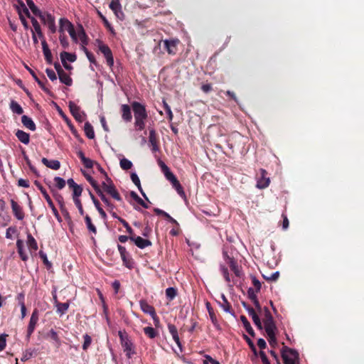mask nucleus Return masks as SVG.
I'll list each match as a JSON object with an SVG mask.
<instances>
[{"label": "nucleus", "instance_id": "f257e3e1", "mask_svg": "<svg viewBox=\"0 0 364 364\" xmlns=\"http://www.w3.org/2000/svg\"><path fill=\"white\" fill-rule=\"evenodd\" d=\"M271 315L269 309L267 306L262 307L257 299L256 295L252 291V319L255 326L259 329H262L261 319H263Z\"/></svg>", "mask_w": 364, "mask_h": 364}, {"label": "nucleus", "instance_id": "f03ea898", "mask_svg": "<svg viewBox=\"0 0 364 364\" xmlns=\"http://www.w3.org/2000/svg\"><path fill=\"white\" fill-rule=\"evenodd\" d=\"M132 107L135 119V127L137 130H143L145 127V120L148 117L146 108L144 105L136 101L132 103Z\"/></svg>", "mask_w": 364, "mask_h": 364}, {"label": "nucleus", "instance_id": "7ed1b4c3", "mask_svg": "<svg viewBox=\"0 0 364 364\" xmlns=\"http://www.w3.org/2000/svg\"><path fill=\"white\" fill-rule=\"evenodd\" d=\"M282 357L284 364H296L299 360V353L296 350L285 346L282 349Z\"/></svg>", "mask_w": 364, "mask_h": 364}, {"label": "nucleus", "instance_id": "20e7f679", "mask_svg": "<svg viewBox=\"0 0 364 364\" xmlns=\"http://www.w3.org/2000/svg\"><path fill=\"white\" fill-rule=\"evenodd\" d=\"M105 178L106 181H104L102 183L103 190L109 194L114 199L120 201L122 198L115 188V186H114L111 178L108 177L107 173H105Z\"/></svg>", "mask_w": 364, "mask_h": 364}, {"label": "nucleus", "instance_id": "39448f33", "mask_svg": "<svg viewBox=\"0 0 364 364\" xmlns=\"http://www.w3.org/2000/svg\"><path fill=\"white\" fill-rule=\"evenodd\" d=\"M34 183L37 186V188L40 190L41 193L43 194V196L44 198L46 199V200L47 201L49 207L51 208L52 212H53V215H55V218L58 220V222H61L62 221L61 218H60L57 209L55 208L50 197L48 194L46 190L42 186V185L38 181H36Z\"/></svg>", "mask_w": 364, "mask_h": 364}, {"label": "nucleus", "instance_id": "423d86ee", "mask_svg": "<svg viewBox=\"0 0 364 364\" xmlns=\"http://www.w3.org/2000/svg\"><path fill=\"white\" fill-rule=\"evenodd\" d=\"M119 336L124 351L126 353L127 358H130L132 355L134 354V351L132 348L133 344L128 337L124 336L121 331L119 332Z\"/></svg>", "mask_w": 364, "mask_h": 364}, {"label": "nucleus", "instance_id": "0eeeda50", "mask_svg": "<svg viewBox=\"0 0 364 364\" xmlns=\"http://www.w3.org/2000/svg\"><path fill=\"white\" fill-rule=\"evenodd\" d=\"M97 42L98 43L99 50L104 55L107 65L112 67L114 65V59L110 48L99 40H97Z\"/></svg>", "mask_w": 364, "mask_h": 364}, {"label": "nucleus", "instance_id": "6e6552de", "mask_svg": "<svg viewBox=\"0 0 364 364\" xmlns=\"http://www.w3.org/2000/svg\"><path fill=\"white\" fill-rule=\"evenodd\" d=\"M42 22L46 25L52 33L56 32V26L55 17L49 13H43L41 16H39Z\"/></svg>", "mask_w": 364, "mask_h": 364}, {"label": "nucleus", "instance_id": "1a4fd4ad", "mask_svg": "<svg viewBox=\"0 0 364 364\" xmlns=\"http://www.w3.org/2000/svg\"><path fill=\"white\" fill-rule=\"evenodd\" d=\"M262 320L264 321V326L267 336L270 339H274V331L276 329V326L272 314Z\"/></svg>", "mask_w": 364, "mask_h": 364}, {"label": "nucleus", "instance_id": "9d476101", "mask_svg": "<svg viewBox=\"0 0 364 364\" xmlns=\"http://www.w3.org/2000/svg\"><path fill=\"white\" fill-rule=\"evenodd\" d=\"M267 171L261 168L259 170V175L256 176L257 184L256 187L259 189H263L267 188L270 182L269 178L267 176Z\"/></svg>", "mask_w": 364, "mask_h": 364}, {"label": "nucleus", "instance_id": "9b49d317", "mask_svg": "<svg viewBox=\"0 0 364 364\" xmlns=\"http://www.w3.org/2000/svg\"><path fill=\"white\" fill-rule=\"evenodd\" d=\"M69 109L72 115L77 121L82 122L85 119V114L80 110V107L75 102L72 101L69 102Z\"/></svg>", "mask_w": 364, "mask_h": 364}, {"label": "nucleus", "instance_id": "f8f14e48", "mask_svg": "<svg viewBox=\"0 0 364 364\" xmlns=\"http://www.w3.org/2000/svg\"><path fill=\"white\" fill-rule=\"evenodd\" d=\"M38 321V311L35 309L31 316L30 321L28 326L26 338L28 340L33 333L36 326Z\"/></svg>", "mask_w": 364, "mask_h": 364}, {"label": "nucleus", "instance_id": "ddd939ff", "mask_svg": "<svg viewBox=\"0 0 364 364\" xmlns=\"http://www.w3.org/2000/svg\"><path fill=\"white\" fill-rule=\"evenodd\" d=\"M139 305L141 311L147 314H149L155 322H159V318L156 316L154 308L149 305L146 301L141 300L139 301Z\"/></svg>", "mask_w": 364, "mask_h": 364}, {"label": "nucleus", "instance_id": "4468645a", "mask_svg": "<svg viewBox=\"0 0 364 364\" xmlns=\"http://www.w3.org/2000/svg\"><path fill=\"white\" fill-rule=\"evenodd\" d=\"M117 248L119 252V254H120V256L123 261L124 264L129 269L132 268V262L131 261V259L129 258V254L127 252L126 248L121 245H118Z\"/></svg>", "mask_w": 364, "mask_h": 364}, {"label": "nucleus", "instance_id": "2eb2a0df", "mask_svg": "<svg viewBox=\"0 0 364 364\" xmlns=\"http://www.w3.org/2000/svg\"><path fill=\"white\" fill-rule=\"evenodd\" d=\"M129 240L133 241L134 244L140 249H144L151 245V242L149 240L143 239L140 236H129Z\"/></svg>", "mask_w": 364, "mask_h": 364}, {"label": "nucleus", "instance_id": "dca6fc26", "mask_svg": "<svg viewBox=\"0 0 364 364\" xmlns=\"http://www.w3.org/2000/svg\"><path fill=\"white\" fill-rule=\"evenodd\" d=\"M109 8L119 18L122 19L124 17V14L122 11V6L119 0H112L109 4Z\"/></svg>", "mask_w": 364, "mask_h": 364}, {"label": "nucleus", "instance_id": "f3484780", "mask_svg": "<svg viewBox=\"0 0 364 364\" xmlns=\"http://www.w3.org/2000/svg\"><path fill=\"white\" fill-rule=\"evenodd\" d=\"M11 205L15 217L19 220H23L24 218V213L21 207L13 199L11 200Z\"/></svg>", "mask_w": 364, "mask_h": 364}, {"label": "nucleus", "instance_id": "a211bd4d", "mask_svg": "<svg viewBox=\"0 0 364 364\" xmlns=\"http://www.w3.org/2000/svg\"><path fill=\"white\" fill-rule=\"evenodd\" d=\"M178 43V40H165L164 46L169 54H175L176 52V46Z\"/></svg>", "mask_w": 364, "mask_h": 364}, {"label": "nucleus", "instance_id": "6ab92c4d", "mask_svg": "<svg viewBox=\"0 0 364 364\" xmlns=\"http://www.w3.org/2000/svg\"><path fill=\"white\" fill-rule=\"evenodd\" d=\"M223 257L226 260L227 264L230 266L231 270L233 271L237 276H240L237 263L234 259L228 255L225 251H223Z\"/></svg>", "mask_w": 364, "mask_h": 364}, {"label": "nucleus", "instance_id": "aec40b11", "mask_svg": "<svg viewBox=\"0 0 364 364\" xmlns=\"http://www.w3.org/2000/svg\"><path fill=\"white\" fill-rule=\"evenodd\" d=\"M149 142L151 146V151L156 152L159 151L156 132L154 129H149Z\"/></svg>", "mask_w": 364, "mask_h": 364}, {"label": "nucleus", "instance_id": "412c9836", "mask_svg": "<svg viewBox=\"0 0 364 364\" xmlns=\"http://www.w3.org/2000/svg\"><path fill=\"white\" fill-rule=\"evenodd\" d=\"M21 122L25 127L30 129L31 131H35L36 129V124L33 119L26 115L22 116Z\"/></svg>", "mask_w": 364, "mask_h": 364}, {"label": "nucleus", "instance_id": "4be33fe9", "mask_svg": "<svg viewBox=\"0 0 364 364\" xmlns=\"http://www.w3.org/2000/svg\"><path fill=\"white\" fill-rule=\"evenodd\" d=\"M122 117L125 122H131L132 119L130 107L127 105H122L121 107Z\"/></svg>", "mask_w": 364, "mask_h": 364}, {"label": "nucleus", "instance_id": "5701e85b", "mask_svg": "<svg viewBox=\"0 0 364 364\" xmlns=\"http://www.w3.org/2000/svg\"><path fill=\"white\" fill-rule=\"evenodd\" d=\"M41 161L45 166L53 170H58L60 167V163L58 160H48L46 158H43Z\"/></svg>", "mask_w": 364, "mask_h": 364}, {"label": "nucleus", "instance_id": "b1692460", "mask_svg": "<svg viewBox=\"0 0 364 364\" xmlns=\"http://www.w3.org/2000/svg\"><path fill=\"white\" fill-rule=\"evenodd\" d=\"M42 48L43 55L45 56V59L48 63L51 64L52 63V54L50 50L48 48V46L45 39H43L41 42Z\"/></svg>", "mask_w": 364, "mask_h": 364}, {"label": "nucleus", "instance_id": "393cba45", "mask_svg": "<svg viewBox=\"0 0 364 364\" xmlns=\"http://www.w3.org/2000/svg\"><path fill=\"white\" fill-rule=\"evenodd\" d=\"M16 136L23 144H28L30 141L29 134L23 130L18 129L16 132Z\"/></svg>", "mask_w": 364, "mask_h": 364}, {"label": "nucleus", "instance_id": "a878e982", "mask_svg": "<svg viewBox=\"0 0 364 364\" xmlns=\"http://www.w3.org/2000/svg\"><path fill=\"white\" fill-rule=\"evenodd\" d=\"M131 179H132V182L136 186V187L138 188L139 191H140V193L143 196V197L146 200L149 201V199H148L146 195L145 194V193L144 192V191L141 188L139 178L135 172L131 173Z\"/></svg>", "mask_w": 364, "mask_h": 364}, {"label": "nucleus", "instance_id": "bb28decb", "mask_svg": "<svg viewBox=\"0 0 364 364\" xmlns=\"http://www.w3.org/2000/svg\"><path fill=\"white\" fill-rule=\"evenodd\" d=\"M16 247L18 250V253L19 254L21 259L23 261H26L28 259V256L26 253L25 252L24 248H23V242L21 240H18L16 241Z\"/></svg>", "mask_w": 364, "mask_h": 364}, {"label": "nucleus", "instance_id": "cd10ccee", "mask_svg": "<svg viewBox=\"0 0 364 364\" xmlns=\"http://www.w3.org/2000/svg\"><path fill=\"white\" fill-rule=\"evenodd\" d=\"M60 59L63 64H65L67 61L73 63L76 60V55L75 54L63 51L60 53Z\"/></svg>", "mask_w": 364, "mask_h": 364}, {"label": "nucleus", "instance_id": "c85d7f7f", "mask_svg": "<svg viewBox=\"0 0 364 364\" xmlns=\"http://www.w3.org/2000/svg\"><path fill=\"white\" fill-rule=\"evenodd\" d=\"M84 131H85V134L86 136L88 139H94V137H95L94 129L90 122H87L85 123Z\"/></svg>", "mask_w": 364, "mask_h": 364}, {"label": "nucleus", "instance_id": "c756f323", "mask_svg": "<svg viewBox=\"0 0 364 364\" xmlns=\"http://www.w3.org/2000/svg\"><path fill=\"white\" fill-rule=\"evenodd\" d=\"M58 77L60 81L62 83L68 86H70L72 85L73 80L71 77L65 71H63L62 73H59Z\"/></svg>", "mask_w": 364, "mask_h": 364}, {"label": "nucleus", "instance_id": "7c9ffc66", "mask_svg": "<svg viewBox=\"0 0 364 364\" xmlns=\"http://www.w3.org/2000/svg\"><path fill=\"white\" fill-rule=\"evenodd\" d=\"M60 28L59 31L63 33L64 31H67L73 23L67 18H61L59 21Z\"/></svg>", "mask_w": 364, "mask_h": 364}, {"label": "nucleus", "instance_id": "2f4dec72", "mask_svg": "<svg viewBox=\"0 0 364 364\" xmlns=\"http://www.w3.org/2000/svg\"><path fill=\"white\" fill-rule=\"evenodd\" d=\"M28 6L31 10V11L33 13L34 15L37 16H41V14L43 12L36 6L34 2L32 0H26Z\"/></svg>", "mask_w": 364, "mask_h": 364}, {"label": "nucleus", "instance_id": "473e14b6", "mask_svg": "<svg viewBox=\"0 0 364 364\" xmlns=\"http://www.w3.org/2000/svg\"><path fill=\"white\" fill-rule=\"evenodd\" d=\"M26 68L28 70L30 74L32 75L33 79L36 80V82L38 84V85L46 92H48V89L45 87L44 83L38 77L35 72L28 68V66H26Z\"/></svg>", "mask_w": 364, "mask_h": 364}, {"label": "nucleus", "instance_id": "72a5a7b5", "mask_svg": "<svg viewBox=\"0 0 364 364\" xmlns=\"http://www.w3.org/2000/svg\"><path fill=\"white\" fill-rule=\"evenodd\" d=\"M57 308V312L60 314V315H63L66 313L69 308V303L65 302V303H60L58 301H56V306Z\"/></svg>", "mask_w": 364, "mask_h": 364}, {"label": "nucleus", "instance_id": "f704fd0d", "mask_svg": "<svg viewBox=\"0 0 364 364\" xmlns=\"http://www.w3.org/2000/svg\"><path fill=\"white\" fill-rule=\"evenodd\" d=\"M27 245L31 250L36 251L38 250V245L35 238L29 233L27 235Z\"/></svg>", "mask_w": 364, "mask_h": 364}, {"label": "nucleus", "instance_id": "c9c22d12", "mask_svg": "<svg viewBox=\"0 0 364 364\" xmlns=\"http://www.w3.org/2000/svg\"><path fill=\"white\" fill-rule=\"evenodd\" d=\"M10 109L14 113H16L17 114H21L23 112V110L21 105L14 100H11L10 103Z\"/></svg>", "mask_w": 364, "mask_h": 364}, {"label": "nucleus", "instance_id": "e433bc0d", "mask_svg": "<svg viewBox=\"0 0 364 364\" xmlns=\"http://www.w3.org/2000/svg\"><path fill=\"white\" fill-rule=\"evenodd\" d=\"M119 165L123 170H129L133 166L132 162L126 158L120 159Z\"/></svg>", "mask_w": 364, "mask_h": 364}, {"label": "nucleus", "instance_id": "4c0bfd02", "mask_svg": "<svg viewBox=\"0 0 364 364\" xmlns=\"http://www.w3.org/2000/svg\"><path fill=\"white\" fill-rule=\"evenodd\" d=\"M131 197L139 204H140L143 208H148L149 205L146 203L134 191H132L130 193Z\"/></svg>", "mask_w": 364, "mask_h": 364}, {"label": "nucleus", "instance_id": "58836bf2", "mask_svg": "<svg viewBox=\"0 0 364 364\" xmlns=\"http://www.w3.org/2000/svg\"><path fill=\"white\" fill-rule=\"evenodd\" d=\"M177 294V290L174 287H168L166 289V296L169 301H172Z\"/></svg>", "mask_w": 364, "mask_h": 364}, {"label": "nucleus", "instance_id": "ea45409f", "mask_svg": "<svg viewBox=\"0 0 364 364\" xmlns=\"http://www.w3.org/2000/svg\"><path fill=\"white\" fill-rule=\"evenodd\" d=\"M144 333L150 338H154L157 336V331L151 326H146L144 328Z\"/></svg>", "mask_w": 364, "mask_h": 364}, {"label": "nucleus", "instance_id": "a19ab883", "mask_svg": "<svg viewBox=\"0 0 364 364\" xmlns=\"http://www.w3.org/2000/svg\"><path fill=\"white\" fill-rule=\"evenodd\" d=\"M85 223H86L87 228L89 230V231L93 232L94 234H96L97 229H96L95 226L92 224L90 217L87 215L85 217Z\"/></svg>", "mask_w": 364, "mask_h": 364}, {"label": "nucleus", "instance_id": "79ce46f5", "mask_svg": "<svg viewBox=\"0 0 364 364\" xmlns=\"http://www.w3.org/2000/svg\"><path fill=\"white\" fill-rule=\"evenodd\" d=\"M49 336L50 338L55 341L56 347H60V346L61 345V341L58 337L57 332L55 331L53 329H51L50 331Z\"/></svg>", "mask_w": 364, "mask_h": 364}, {"label": "nucleus", "instance_id": "37998d69", "mask_svg": "<svg viewBox=\"0 0 364 364\" xmlns=\"http://www.w3.org/2000/svg\"><path fill=\"white\" fill-rule=\"evenodd\" d=\"M220 306L223 309V310L227 313L231 314L234 316V313L231 311V306L228 301H218Z\"/></svg>", "mask_w": 364, "mask_h": 364}, {"label": "nucleus", "instance_id": "c03bdc74", "mask_svg": "<svg viewBox=\"0 0 364 364\" xmlns=\"http://www.w3.org/2000/svg\"><path fill=\"white\" fill-rule=\"evenodd\" d=\"M79 28H80V30L78 31L79 38L83 45L87 44V35L85 32V30L81 25H80Z\"/></svg>", "mask_w": 364, "mask_h": 364}, {"label": "nucleus", "instance_id": "a18cd8bd", "mask_svg": "<svg viewBox=\"0 0 364 364\" xmlns=\"http://www.w3.org/2000/svg\"><path fill=\"white\" fill-rule=\"evenodd\" d=\"M73 199L77 200L80 199L79 197L81 196L82 192V188L80 186L77 185L75 188H73Z\"/></svg>", "mask_w": 364, "mask_h": 364}, {"label": "nucleus", "instance_id": "49530a36", "mask_svg": "<svg viewBox=\"0 0 364 364\" xmlns=\"http://www.w3.org/2000/svg\"><path fill=\"white\" fill-rule=\"evenodd\" d=\"M54 181L56 183V186L58 189H63L65 186V181L61 178V177H59V176H55L54 178Z\"/></svg>", "mask_w": 364, "mask_h": 364}, {"label": "nucleus", "instance_id": "de8ad7c7", "mask_svg": "<svg viewBox=\"0 0 364 364\" xmlns=\"http://www.w3.org/2000/svg\"><path fill=\"white\" fill-rule=\"evenodd\" d=\"M172 186L181 196H185V193L183 190V188L178 180L172 183Z\"/></svg>", "mask_w": 364, "mask_h": 364}, {"label": "nucleus", "instance_id": "09e8293b", "mask_svg": "<svg viewBox=\"0 0 364 364\" xmlns=\"http://www.w3.org/2000/svg\"><path fill=\"white\" fill-rule=\"evenodd\" d=\"M83 338L84 343L82 344V349L84 350H86L92 343V338L88 334L84 335Z\"/></svg>", "mask_w": 364, "mask_h": 364}, {"label": "nucleus", "instance_id": "8fccbe9b", "mask_svg": "<svg viewBox=\"0 0 364 364\" xmlns=\"http://www.w3.org/2000/svg\"><path fill=\"white\" fill-rule=\"evenodd\" d=\"M119 221L126 228L127 232L130 235V236H133L134 235V232H133L132 228L129 226V223L125 220H124L123 218H119Z\"/></svg>", "mask_w": 364, "mask_h": 364}, {"label": "nucleus", "instance_id": "3c124183", "mask_svg": "<svg viewBox=\"0 0 364 364\" xmlns=\"http://www.w3.org/2000/svg\"><path fill=\"white\" fill-rule=\"evenodd\" d=\"M165 177L167 180H168L171 184L177 181L176 177L173 175V173L169 170L164 173Z\"/></svg>", "mask_w": 364, "mask_h": 364}, {"label": "nucleus", "instance_id": "603ef678", "mask_svg": "<svg viewBox=\"0 0 364 364\" xmlns=\"http://www.w3.org/2000/svg\"><path fill=\"white\" fill-rule=\"evenodd\" d=\"M262 276L267 281H277L279 277V272L277 271L275 272H273L269 276H266L264 274Z\"/></svg>", "mask_w": 364, "mask_h": 364}, {"label": "nucleus", "instance_id": "864d4df0", "mask_svg": "<svg viewBox=\"0 0 364 364\" xmlns=\"http://www.w3.org/2000/svg\"><path fill=\"white\" fill-rule=\"evenodd\" d=\"M163 105H164V107L167 113L168 118L169 121H171L173 119V113H172L170 106L166 103V102L165 100H163Z\"/></svg>", "mask_w": 364, "mask_h": 364}, {"label": "nucleus", "instance_id": "5fc2aeb1", "mask_svg": "<svg viewBox=\"0 0 364 364\" xmlns=\"http://www.w3.org/2000/svg\"><path fill=\"white\" fill-rule=\"evenodd\" d=\"M67 31L68 32V33L70 36V37L73 39V41L75 43H77V36L76 35V33H75V28H74V26L72 25L71 26H70V28H68Z\"/></svg>", "mask_w": 364, "mask_h": 364}, {"label": "nucleus", "instance_id": "6e6d98bb", "mask_svg": "<svg viewBox=\"0 0 364 364\" xmlns=\"http://www.w3.org/2000/svg\"><path fill=\"white\" fill-rule=\"evenodd\" d=\"M96 193L98 194V196L100 197L101 200L108 206L111 205L109 200L105 196V194L102 193L100 188H97V191H95Z\"/></svg>", "mask_w": 364, "mask_h": 364}, {"label": "nucleus", "instance_id": "4d7b16f0", "mask_svg": "<svg viewBox=\"0 0 364 364\" xmlns=\"http://www.w3.org/2000/svg\"><path fill=\"white\" fill-rule=\"evenodd\" d=\"M220 271L225 279V281L227 282H230V275H229V273H228V268L225 267L224 265H220Z\"/></svg>", "mask_w": 364, "mask_h": 364}, {"label": "nucleus", "instance_id": "13d9d810", "mask_svg": "<svg viewBox=\"0 0 364 364\" xmlns=\"http://www.w3.org/2000/svg\"><path fill=\"white\" fill-rule=\"evenodd\" d=\"M82 50L85 52L89 61L92 63H95V59L92 53H91L84 46H82Z\"/></svg>", "mask_w": 364, "mask_h": 364}, {"label": "nucleus", "instance_id": "bf43d9fd", "mask_svg": "<svg viewBox=\"0 0 364 364\" xmlns=\"http://www.w3.org/2000/svg\"><path fill=\"white\" fill-rule=\"evenodd\" d=\"M85 176L86 179L87 180V181L95 188V191H97V188H100L97 183L92 176H90L89 175H85Z\"/></svg>", "mask_w": 364, "mask_h": 364}, {"label": "nucleus", "instance_id": "052dcab7", "mask_svg": "<svg viewBox=\"0 0 364 364\" xmlns=\"http://www.w3.org/2000/svg\"><path fill=\"white\" fill-rule=\"evenodd\" d=\"M95 208H97V210H98L100 215H101V217L103 218V219H106L107 218V214L103 210V209L100 207V202L99 201H95Z\"/></svg>", "mask_w": 364, "mask_h": 364}, {"label": "nucleus", "instance_id": "680f3d73", "mask_svg": "<svg viewBox=\"0 0 364 364\" xmlns=\"http://www.w3.org/2000/svg\"><path fill=\"white\" fill-rule=\"evenodd\" d=\"M240 319L243 323L247 332L250 335V323H249L247 318L245 316H241Z\"/></svg>", "mask_w": 364, "mask_h": 364}, {"label": "nucleus", "instance_id": "e2e57ef3", "mask_svg": "<svg viewBox=\"0 0 364 364\" xmlns=\"http://www.w3.org/2000/svg\"><path fill=\"white\" fill-rule=\"evenodd\" d=\"M17 11H18V15H19V18H20V20H21V23H22V24H23V27H24V28H25V29H28V27H29V26H28V22H27L26 19V18H25V17L22 15V14H21V11H20V10L18 9V8H17Z\"/></svg>", "mask_w": 364, "mask_h": 364}, {"label": "nucleus", "instance_id": "0e129e2a", "mask_svg": "<svg viewBox=\"0 0 364 364\" xmlns=\"http://www.w3.org/2000/svg\"><path fill=\"white\" fill-rule=\"evenodd\" d=\"M39 255H40L41 258L43 259V263L48 267H50L51 263L48 261L46 254L45 252H43V251H40Z\"/></svg>", "mask_w": 364, "mask_h": 364}, {"label": "nucleus", "instance_id": "69168bd1", "mask_svg": "<svg viewBox=\"0 0 364 364\" xmlns=\"http://www.w3.org/2000/svg\"><path fill=\"white\" fill-rule=\"evenodd\" d=\"M46 73L50 80L54 81L57 79L55 73L52 69L47 68Z\"/></svg>", "mask_w": 364, "mask_h": 364}, {"label": "nucleus", "instance_id": "338daca9", "mask_svg": "<svg viewBox=\"0 0 364 364\" xmlns=\"http://www.w3.org/2000/svg\"><path fill=\"white\" fill-rule=\"evenodd\" d=\"M82 163L87 168H91L93 166L94 161L89 158L84 159Z\"/></svg>", "mask_w": 364, "mask_h": 364}, {"label": "nucleus", "instance_id": "774afa93", "mask_svg": "<svg viewBox=\"0 0 364 364\" xmlns=\"http://www.w3.org/2000/svg\"><path fill=\"white\" fill-rule=\"evenodd\" d=\"M60 44L61 46L64 48H66L68 47V39L66 38V36L65 35H61L60 36Z\"/></svg>", "mask_w": 364, "mask_h": 364}]
</instances>
